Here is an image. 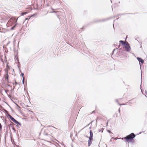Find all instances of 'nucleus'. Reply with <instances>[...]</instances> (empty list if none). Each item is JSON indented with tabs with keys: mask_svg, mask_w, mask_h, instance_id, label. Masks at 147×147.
<instances>
[{
	"mask_svg": "<svg viewBox=\"0 0 147 147\" xmlns=\"http://www.w3.org/2000/svg\"><path fill=\"white\" fill-rule=\"evenodd\" d=\"M136 137V135L133 133H131L126 136L124 137L123 138L128 142H130L133 143H136L134 138Z\"/></svg>",
	"mask_w": 147,
	"mask_h": 147,
	"instance_id": "nucleus-1",
	"label": "nucleus"
},
{
	"mask_svg": "<svg viewBox=\"0 0 147 147\" xmlns=\"http://www.w3.org/2000/svg\"><path fill=\"white\" fill-rule=\"evenodd\" d=\"M90 136L88 141V145L90 146L93 140V132L91 130H90Z\"/></svg>",
	"mask_w": 147,
	"mask_h": 147,
	"instance_id": "nucleus-2",
	"label": "nucleus"
},
{
	"mask_svg": "<svg viewBox=\"0 0 147 147\" xmlns=\"http://www.w3.org/2000/svg\"><path fill=\"white\" fill-rule=\"evenodd\" d=\"M49 131V130L48 129H44L42 128L40 133V134H42L43 135L45 136H48L49 135H50L49 134H48V132Z\"/></svg>",
	"mask_w": 147,
	"mask_h": 147,
	"instance_id": "nucleus-3",
	"label": "nucleus"
},
{
	"mask_svg": "<svg viewBox=\"0 0 147 147\" xmlns=\"http://www.w3.org/2000/svg\"><path fill=\"white\" fill-rule=\"evenodd\" d=\"M123 49H125V50L127 52H129L131 49V47L129 44H128L127 45V46H125V47H123Z\"/></svg>",
	"mask_w": 147,
	"mask_h": 147,
	"instance_id": "nucleus-4",
	"label": "nucleus"
},
{
	"mask_svg": "<svg viewBox=\"0 0 147 147\" xmlns=\"http://www.w3.org/2000/svg\"><path fill=\"white\" fill-rule=\"evenodd\" d=\"M7 117L8 119H10L11 120L14 122L16 120L9 114H7Z\"/></svg>",
	"mask_w": 147,
	"mask_h": 147,
	"instance_id": "nucleus-5",
	"label": "nucleus"
},
{
	"mask_svg": "<svg viewBox=\"0 0 147 147\" xmlns=\"http://www.w3.org/2000/svg\"><path fill=\"white\" fill-rule=\"evenodd\" d=\"M102 22V20L100 19H94L92 22L90 23V24L94 23H100Z\"/></svg>",
	"mask_w": 147,
	"mask_h": 147,
	"instance_id": "nucleus-6",
	"label": "nucleus"
},
{
	"mask_svg": "<svg viewBox=\"0 0 147 147\" xmlns=\"http://www.w3.org/2000/svg\"><path fill=\"white\" fill-rule=\"evenodd\" d=\"M1 109H0V111H4L5 112L6 115L7 116V114H9V113L8 111H7L5 109H4L3 108V107L2 106H1Z\"/></svg>",
	"mask_w": 147,
	"mask_h": 147,
	"instance_id": "nucleus-7",
	"label": "nucleus"
},
{
	"mask_svg": "<svg viewBox=\"0 0 147 147\" xmlns=\"http://www.w3.org/2000/svg\"><path fill=\"white\" fill-rule=\"evenodd\" d=\"M137 59L140 63H141V64H143L144 63V61L141 58L137 57Z\"/></svg>",
	"mask_w": 147,
	"mask_h": 147,
	"instance_id": "nucleus-8",
	"label": "nucleus"
},
{
	"mask_svg": "<svg viewBox=\"0 0 147 147\" xmlns=\"http://www.w3.org/2000/svg\"><path fill=\"white\" fill-rule=\"evenodd\" d=\"M14 123L17 125H19L20 126L22 125L21 123L16 120Z\"/></svg>",
	"mask_w": 147,
	"mask_h": 147,
	"instance_id": "nucleus-9",
	"label": "nucleus"
},
{
	"mask_svg": "<svg viewBox=\"0 0 147 147\" xmlns=\"http://www.w3.org/2000/svg\"><path fill=\"white\" fill-rule=\"evenodd\" d=\"M9 78V76L8 75V74L7 73V74H6V76L5 77V80L6 79V80H7L8 82H8V78Z\"/></svg>",
	"mask_w": 147,
	"mask_h": 147,
	"instance_id": "nucleus-10",
	"label": "nucleus"
},
{
	"mask_svg": "<svg viewBox=\"0 0 147 147\" xmlns=\"http://www.w3.org/2000/svg\"><path fill=\"white\" fill-rule=\"evenodd\" d=\"M17 25V24H14L13 26L11 27V30H13L16 27Z\"/></svg>",
	"mask_w": 147,
	"mask_h": 147,
	"instance_id": "nucleus-11",
	"label": "nucleus"
},
{
	"mask_svg": "<svg viewBox=\"0 0 147 147\" xmlns=\"http://www.w3.org/2000/svg\"><path fill=\"white\" fill-rule=\"evenodd\" d=\"M121 14V16H124V15H127V14H133L132 13H123L122 14Z\"/></svg>",
	"mask_w": 147,
	"mask_h": 147,
	"instance_id": "nucleus-12",
	"label": "nucleus"
},
{
	"mask_svg": "<svg viewBox=\"0 0 147 147\" xmlns=\"http://www.w3.org/2000/svg\"><path fill=\"white\" fill-rule=\"evenodd\" d=\"M27 13V12H22L21 13V15L22 16H23L24 15H26Z\"/></svg>",
	"mask_w": 147,
	"mask_h": 147,
	"instance_id": "nucleus-13",
	"label": "nucleus"
},
{
	"mask_svg": "<svg viewBox=\"0 0 147 147\" xmlns=\"http://www.w3.org/2000/svg\"><path fill=\"white\" fill-rule=\"evenodd\" d=\"M15 59L17 60V61L18 62V63L19 64H20V62L19 61V59H18V57H17L16 56H15Z\"/></svg>",
	"mask_w": 147,
	"mask_h": 147,
	"instance_id": "nucleus-14",
	"label": "nucleus"
},
{
	"mask_svg": "<svg viewBox=\"0 0 147 147\" xmlns=\"http://www.w3.org/2000/svg\"><path fill=\"white\" fill-rule=\"evenodd\" d=\"M119 43H120V44H121V45L123 46L124 43L125 42V41H123V40H120L119 41Z\"/></svg>",
	"mask_w": 147,
	"mask_h": 147,
	"instance_id": "nucleus-15",
	"label": "nucleus"
},
{
	"mask_svg": "<svg viewBox=\"0 0 147 147\" xmlns=\"http://www.w3.org/2000/svg\"><path fill=\"white\" fill-rule=\"evenodd\" d=\"M115 101H116L117 102V103H118V104L119 105H124L125 104H120L119 102H118V100L117 99H116L115 100Z\"/></svg>",
	"mask_w": 147,
	"mask_h": 147,
	"instance_id": "nucleus-16",
	"label": "nucleus"
},
{
	"mask_svg": "<svg viewBox=\"0 0 147 147\" xmlns=\"http://www.w3.org/2000/svg\"><path fill=\"white\" fill-rule=\"evenodd\" d=\"M109 18H106V19H102V20H101L102 22H105L106 21L109 20Z\"/></svg>",
	"mask_w": 147,
	"mask_h": 147,
	"instance_id": "nucleus-17",
	"label": "nucleus"
},
{
	"mask_svg": "<svg viewBox=\"0 0 147 147\" xmlns=\"http://www.w3.org/2000/svg\"><path fill=\"white\" fill-rule=\"evenodd\" d=\"M129 43L127 42L126 43V42H125L123 46V47H125V46H127V45Z\"/></svg>",
	"mask_w": 147,
	"mask_h": 147,
	"instance_id": "nucleus-18",
	"label": "nucleus"
},
{
	"mask_svg": "<svg viewBox=\"0 0 147 147\" xmlns=\"http://www.w3.org/2000/svg\"><path fill=\"white\" fill-rule=\"evenodd\" d=\"M104 129V128H102L101 129H99L98 130V132H100V131H101V132L102 133Z\"/></svg>",
	"mask_w": 147,
	"mask_h": 147,
	"instance_id": "nucleus-19",
	"label": "nucleus"
},
{
	"mask_svg": "<svg viewBox=\"0 0 147 147\" xmlns=\"http://www.w3.org/2000/svg\"><path fill=\"white\" fill-rule=\"evenodd\" d=\"M116 50V49H114L113 50V51L111 53V55H113V53H114L115 51Z\"/></svg>",
	"mask_w": 147,
	"mask_h": 147,
	"instance_id": "nucleus-20",
	"label": "nucleus"
},
{
	"mask_svg": "<svg viewBox=\"0 0 147 147\" xmlns=\"http://www.w3.org/2000/svg\"><path fill=\"white\" fill-rule=\"evenodd\" d=\"M2 57H3V56H0V59L1 61L2 62H3V59H2Z\"/></svg>",
	"mask_w": 147,
	"mask_h": 147,
	"instance_id": "nucleus-21",
	"label": "nucleus"
},
{
	"mask_svg": "<svg viewBox=\"0 0 147 147\" xmlns=\"http://www.w3.org/2000/svg\"><path fill=\"white\" fill-rule=\"evenodd\" d=\"M11 128L15 132H16V130L13 126Z\"/></svg>",
	"mask_w": 147,
	"mask_h": 147,
	"instance_id": "nucleus-22",
	"label": "nucleus"
},
{
	"mask_svg": "<svg viewBox=\"0 0 147 147\" xmlns=\"http://www.w3.org/2000/svg\"><path fill=\"white\" fill-rule=\"evenodd\" d=\"M126 51L125 50L122 49L121 51H120V52L122 53H124L125 51Z\"/></svg>",
	"mask_w": 147,
	"mask_h": 147,
	"instance_id": "nucleus-23",
	"label": "nucleus"
},
{
	"mask_svg": "<svg viewBox=\"0 0 147 147\" xmlns=\"http://www.w3.org/2000/svg\"><path fill=\"white\" fill-rule=\"evenodd\" d=\"M36 14L35 13V14H33L32 15L30 16V18H29V19H30V18H31V17H33L35 16L36 15Z\"/></svg>",
	"mask_w": 147,
	"mask_h": 147,
	"instance_id": "nucleus-24",
	"label": "nucleus"
},
{
	"mask_svg": "<svg viewBox=\"0 0 147 147\" xmlns=\"http://www.w3.org/2000/svg\"><path fill=\"white\" fill-rule=\"evenodd\" d=\"M2 126L1 124L0 123V131H1L2 129Z\"/></svg>",
	"mask_w": 147,
	"mask_h": 147,
	"instance_id": "nucleus-25",
	"label": "nucleus"
},
{
	"mask_svg": "<svg viewBox=\"0 0 147 147\" xmlns=\"http://www.w3.org/2000/svg\"><path fill=\"white\" fill-rule=\"evenodd\" d=\"M20 76H22L23 78H24V73H21Z\"/></svg>",
	"mask_w": 147,
	"mask_h": 147,
	"instance_id": "nucleus-26",
	"label": "nucleus"
},
{
	"mask_svg": "<svg viewBox=\"0 0 147 147\" xmlns=\"http://www.w3.org/2000/svg\"><path fill=\"white\" fill-rule=\"evenodd\" d=\"M119 16H121V14H118L115 15V17H117Z\"/></svg>",
	"mask_w": 147,
	"mask_h": 147,
	"instance_id": "nucleus-27",
	"label": "nucleus"
},
{
	"mask_svg": "<svg viewBox=\"0 0 147 147\" xmlns=\"http://www.w3.org/2000/svg\"><path fill=\"white\" fill-rule=\"evenodd\" d=\"M10 108L11 109V110L12 111V112H14V110L12 109V108L11 107H10Z\"/></svg>",
	"mask_w": 147,
	"mask_h": 147,
	"instance_id": "nucleus-28",
	"label": "nucleus"
},
{
	"mask_svg": "<svg viewBox=\"0 0 147 147\" xmlns=\"http://www.w3.org/2000/svg\"><path fill=\"white\" fill-rule=\"evenodd\" d=\"M107 131L110 134H113L112 132L109 130H107Z\"/></svg>",
	"mask_w": 147,
	"mask_h": 147,
	"instance_id": "nucleus-29",
	"label": "nucleus"
},
{
	"mask_svg": "<svg viewBox=\"0 0 147 147\" xmlns=\"http://www.w3.org/2000/svg\"><path fill=\"white\" fill-rule=\"evenodd\" d=\"M7 131H6V133L5 134V139L6 138V135H7Z\"/></svg>",
	"mask_w": 147,
	"mask_h": 147,
	"instance_id": "nucleus-30",
	"label": "nucleus"
},
{
	"mask_svg": "<svg viewBox=\"0 0 147 147\" xmlns=\"http://www.w3.org/2000/svg\"><path fill=\"white\" fill-rule=\"evenodd\" d=\"M20 65V64H19L18 63V68L19 69H20V66L19 65Z\"/></svg>",
	"mask_w": 147,
	"mask_h": 147,
	"instance_id": "nucleus-31",
	"label": "nucleus"
},
{
	"mask_svg": "<svg viewBox=\"0 0 147 147\" xmlns=\"http://www.w3.org/2000/svg\"><path fill=\"white\" fill-rule=\"evenodd\" d=\"M16 105L17 107L18 108H20V109L21 108L17 104H16Z\"/></svg>",
	"mask_w": 147,
	"mask_h": 147,
	"instance_id": "nucleus-32",
	"label": "nucleus"
},
{
	"mask_svg": "<svg viewBox=\"0 0 147 147\" xmlns=\"http://www.w3.org/2000/svg\"><path fill=\"white\" fill-rule=\"evenodd\" d=\"M19 83L15 81V85H16L18 84Z\"/></svg>",
	"mask_w": 147,
	"mask_h": 147,
	"instance_id": "nucleus-33",
	"label": "nucleus"
},
{
	"mask_svg": "<svg viewBox=\"0 0 147 147\" xmlns=\"http://www.w3.org/2000/svg\"><path fill=\"white\" fill-rule=\"evenodd\" d=\"M10 43V41H9L6 45V46H8L9 44Z\"/></svg>",
	"mask_w": 147,
	"mask_h": 147,
	"instance_id": "nucleus-34",
	"label": "nucleus"
},
{
	"mask_svg": "<svg viewBox=\"0 0 147 147\" xmlns=\"http://www.w3.org/2000/svg\"><path fill=\"white\" fill-rule=\"evenodd\" d=\"M112 139H114V140H115V138H113V137H112V138H111V139L110 140V142H112Z\"/></svg>",
	"mask_w": 147,
	"mask_h": 147,
	"instance_id": "nucleus-35",
	"label": "nucleus"
},
{
	"mask_svg": "<svg viewBox=\"0 0 147 147\" xmlns=\"http://www.w3.org/2000/svg\"><path fill=\"white\" fill-rule=\"evenodd\" d=\"M94 121V120H93L90 123H89V124H91V125H92V123Z\"/></svg>",
	"mask_w": 147,
	"mask_h": 147,
	"instance_id": "nucleus-36",
	"label": "nucleus"
},
{
	"mask_svg": "<svg viewBox=\"0 0 147 147\" xmlns=\"http://www.w3.org/2000/svg\"><path fill=\"white\" fill-rule=\"evenodd\" d=\"M84 26L83 27H82V29H83V30H84V27H85V26Z\"/></svg>",
	"mask_w": 147,
	"mask_h": 147,
	"instance_id": "nucleus-37",
	"label": "nucleus"
},
{
	"mask_svg": "<svg viewBox=\"0 0 147 147\" xmlns=\"http://www.w3.org/2000/svg\"><path fill=\"white\" fill-rule=\"evenodd\" d=\"M5 103L8 106L10 107V106L8 104V103L7 102H6Z\"/></svg>",
	"mask_w": 147,
	"mask_h": 147,
	"instance_id": "nucleus-38",
	"label": "nucleus"
},
{
	"mask_svg": "<svg viewBox=\"0 0 147 147\" xmlns=\"http://www.w3.org/2000/svg\"><path fill=\"white\" fill-rule=\"evenodd\" d=\"M119 50L120 51H121L122 50V48H120L119 49Z\"/></svg>",
	"mask_w": 147,
	"mask_h": 147,
	"instance_id": "nucleus-39",
	"label": "nucleus"
},
{
	"mask_svg": "<svg viewBox=\"0 0 147 147\" xmlns=\"http://www.w3.org/2000/svg\"><path fill=\"white\" fill-rule=\"evenodd\" d=\"M19 71H20V73H22V72H21V69H19Z\"/></svg>",
	"mask_w": 147,
	"mask_h": 147,
	"instance_id": "nucleus-40",
	"label": "nucleus"
},
{
	"mask_svg": "<svg viewBox=\"0 0 147 147\" xmlns=\"http://www.w3.org/2000/svg\"><path fill=\"white\" fill-rule=\"evenodd\" d=\"M118 48H119L120 47V45L119 44V45H118Z\"/></svg>",
	"mask_w": 147,
	"mask_h": 147,
	"instance_id": "nucleus-41",
	"label": "nucleus"
},
{
	"mask_svg": "<svg viewBox=\"0 0 147 147\" xmlns=\"http://www.w3.org/2000/svg\"><path fill=\"white\" fill-rule=\"evenodd\" d=\"M145 93L146 94H147V91H146V90H145Z\"/></svg>",
	"mask_w": 147,
	"mask_h": 147,
	"instance_id": "nucleus-42",
	"label": "nucleus"
},
{
	"mask_svg": "<svg viewBox=\"0 0 147 147\" xmlns=\"http://www.w3.org/2000/svg\"><path fill=\"white\" fill-rule=\"evenodd\" d=\"M28 20V18H26V19H25V21H26V20Z\"/></svg>",
	"mask_w": 147,
	"mask_h": 147,
	"instance_id": "nucleus-43",
	"label": "nucleus"
},
{
	"mask_svg": "<svg viewBox=\"0 0 147 147\" xmlns=\"http://www.w3.org/2000/svg\"><path fill=\"white\" fill-rule=\"evenodd\" d=\"M5 59L6 60V56L5 55Z\"/></svg>",
	"mask_w": 147,
	"mask_h": 147,
	"instance_id": "nucleus-44",
	"label": "nucleus"
},
{
	"mask_svg": "<svg viewBox=\"0 0 147 147\" xmlns=\"http://www.w3.org/2000/svg\"><path fill=\"white\" fill-rule=\"evenodd\" d=\"M5 121V124H6V120H4Z\"/></svg>",
	"mask_w": 147,
	"mask_h": 147,
	"instance_id": "nucleus-45",
	"label": "nucleus"
},
{
	"mask_svg": "<svg viewBox=\"0 0 147 147\" xmlns=\"http://www.w3.org/2000/svg\"><path fill=\"white\" fill-rule=\"evenodd\" d=\"M22 82H24V78H23V79H22Z\"/></svg>",
	"mask_w": 147,
	"mask_h": 147,
	"instance_id": "nucleus-46",
	"label": "nucleus"
},
{
	"mask_svg": "<svg viewBox=\"0 0 147 147\" xmlns=\"http://www.w3.org/2000/svg\"><path fill=\"white\" fill-rule=\"evenodd\" d=\"M107 125V126L108 125V122H107L106 123Z\"/></svg>",
	"mask_w": 147,
	"mask_h": 147,
	"instance_id": "nucleus-47",
	"label": "nucleus"
},
{
	"mask_svg": "<svg viewBox=\"0 0 147 147\" xmlns=\"http://www.w3.org/2000/svg\"><path fill=\"white\" fill-rule=\"evenodd\" d=\"M142 132H140V133L139 134H140Z\"/></svg>",
	"mask_w": 147,
	"mask_h": 147,
	"instance_id": "nucleus-48",
	"label": "nucleus"
},
{
	"mask_svg": "<svg viewBox=\"0 0 147 147\" xmlns=\"http://www.w3.org/2000/svg\"><path fill=\"white\" fill-rule=\"evenodd\" d=\"M85 136L87 138H89V137H88L87 136Z\"/></svg>",
	"mask_w": 147,
	"mask_h": 147,
	"instance_id": "nucleus-49",
	"label": "nucleus"
},
{
	"mask_svg": "<svg viewBox=\"0 0 147 147\" xmlns=\"http://www.w3.org/2000/svg\"><path fill=\"white\" fill-rule=\"evenodd\" d=\"M24 90H26V88H24Z\"/></svg>",
	"mask_w": 147,
	"mask_h": 147,
	"instance_id": "nucleus-50",
	"label": "nucleus"
},
{
	"mask_svg": "<svg viewBox=\"0 0 147 147\" xmlns=\"http://www.w3.org/2000/svg\"><path fill=\"white\" fill-rule=\"evenodd\" d=\"M22 84H24V82H22Z\"/></svg>",
	"mask_w": 147,
	"mask_h": 147,
	"instance_id": "nucleus-51",
	"label": "nucleus"
},
{
	"mask_svg": "<svg viewBox=\"0 0 147 147\" xmlns=\"http://www.w3.org/2000/svg\"><path fill=\"white\" fill-rule=\"evenodd\" d=\"M91 128H92V127H89V129H91Z\"/></svg>",
	"mask_w": 147,
	"mask_h": 147,
	"instance_id": "nucleus-52",
	"label": "nucleus"
},
{
	"mask_svg": "<svg viewBox=\"0 0 147 147\" xmlns=\"http://www.w3.org/2000/svg\"><path fill=\"white\" fill-rule=\"evenodd\" d=\"M1 118H4V117H3L2 116L1 117Z\"/></svg>",
	"mask_w": 147,
	"mask_h": 147,
	"instance_id": "nucleus-53",
	"label": "nucleus"
},
{
	"mask_svg": "<svg viewBox=\"0 0 147 147\" xmlns=\"http://www.w3.org/2000/svg\"><path fill=\"white\" fill-rule=\"evenodd\" d=\"M15 88V86H13V90H14V89Z\"/></svg>",
	"mask_w": 147,
	"mask_h": 147,
	"instance_id": "nucleus-54",
	"label": "nucleus"
},
{
	"mask_svg": "<svg viewBox=\"0 0 147 147\" xmlns=\"http://www.w3.org/2000/svg\"><path fill=\"white\" fill-rule=\"evenodd\" d=\"M11 125L10 124H9V127L10 126H11Z\"/></svg>",
	"mask_w": 147,
	"mask_h": 147,
	"instance_id": "nucleus-55",
	"label": "nucleus"
},
{
	"mask_svg": "<svg viewBox=\"0 0 147 147\" xmlns=\"http://www.w3.org/2000/svg\"><path fill=\"white\" fill-rule=\"evenodd\" d=\"M118 111H119V112H120V109H119V110H118Z\"/></svg>",
	"mask_w": 147,
	"mask_h": 147,
	"instance_id": "nucleus-56",
	"label": "nucleus"
},
{
	"mask_svg": "<svg viewBox=\"0 0 147 147\" xmlns=\"http://www.w3.org/2000/svg\"><path fill=\"white\" fill-rule=\"evenodd\" d=\"M90 125V124H89H89H88L87 125V126H88V125Z\"/></svg>",
	"mask_w": 147,
	"mask_h": 147,
	"instance_id": "nucleus-57",
	"label": "nucleus"
},
{
	"mask_svg": "<svg viewBox=\"0 0 147 147\" xmlns=\"http://www.w3.org/2000/svg\"><path fill=\"white\" fill-rule=\"evenodd\" d=\"M120 3V1H119L118 3Z\"/></svg>",
	"mask_w": 147,
	"mask_h": 147,
	"instance_id": "nucleus-58",
	"label": "nucleus"
},
{
	"mask_svg": "<svg viewBox=\"0 0 147 147\" xmlns=\"http://www.w3.org/2000/svg\"><path fill=\"white\" fill-rule=\"evenodd\" d=\"M139 64L140 66H141V64H140V63H139Z\"/></svg>",
	"mask_w": 147,
	"mask_h": 147,
	"instance_id": "nucleus-59",
	"label": "nucleus"
},
{
	"mask_svg": "<svg viewBox=\"0 0 147 147\" xmlns=\"http://www.w3.org/2000/svg\"><path fill=\"white\" fill-rule=\"evenodd\" d=\"M111 3H112V0H111Z\"/></svg>",
	"mask_w": 147,
	"mask_h": 147,
	"instance_id": "nucleus-60",
	"label": "nucleus"
},
{
	"mask_svg": "<svg viewBox=\"0 0 147 147\" xmlns=\"http://www.w3.org/2000/svg\"><path fill=\"white\" fill-rule=\"evenodd\" d=\"M141 91H142V89H141Z\"/></svg>",
	"mask_w": 147,
	"mask_h": 147,
	"instance_id": "nucleus-61",
	"label": "nucleus"
},
{
	"mask_svg": "<svg viewBox=\"0 0 147 147\" xmlns=\"http://www.w3.org/2000/svg\"><path fill=\"white\" fill-rule=\"evenodd\" d=\"M140 48H142V46H141V47H140Z\"/></svg>",
	"mask_w": 147,
	"mask_h": 147,
	"instance_id": "nucleus-62",
	"label": "nucleus"
},
{
	"mask_svg": "<svg viewBox=\"0 0 147 147\" xmlns=\"http://www.w3.org/2000/svg\"><path fill=\"white\" fill-rule=\"evenodd\" d=\"M97 120H96V123H97Z\"/></svg>",
	"mask_w": 147,
	"mask_h": 147,
	"instance_id": "nucleus-63",
	"label": "nucleus"
},
{
	"mask_svg": "<svg viewBox=\"0 0 147 147\" xmlns=\"http://www.w3.org/2000/svg\"><path fill=\"white\" fill-rule=\"evenodd\" d=\"M8 85V86H10L9 85Z\"/></svg>",
	"mask_w": 147,
	"mask_h": 147,
	"instance_id": "nucleus-64",
	"label": "nucleus"
}]
</instances>
